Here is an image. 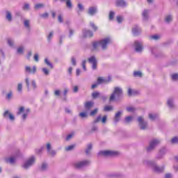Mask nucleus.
<instances>
[{"instance_id":"f257e3e1","label":"nucleus","mask_w":178,"mask_h":178,"mask_svg":"<svg viewBox=\"0 0 178 178\" xmlns=\"http://www.w3.org/2000/svg\"><path fill=\"white\" fill-rule=\"evenodd\" d=\"M122 98H123V90L120 87H115L110 96L109 102H113L115 99H120Z\"/></svg>"},{"instance_id":"f03ea898","label":"nucleus","mask_w":178,"mask_h":178,"mask_svg":"<svg viewBox=\"0 0 178 178\" xmlns=\"http://www.w3.org/2000/svg\"><path fill=\"white\" fill-rule=\"evenodd\" d=\"M146 163L148 166H151L156 173H162L165 170V166H159L154 161H146Z\"/></svg>"},{"instance_id":"7ed1b4c3","label":"nucleus","mask_w":178,"mask_h":178,"mask_svg":"<svg viewBox=\"0 0 178 178\" xmlns=\"http://www.w3.org/2000/svg\"><path fill=\"white\" fill-rule=\"evenodd\" d=\"M116 156L119 155V152L112 151V150H106V151H100L97 153V156Z\"/></svg>"},{"instance_id":"20e7f679","label":"nucleus","mask_w":178,"mask_h":178,"mask_svg":"<svg viewBox=\"0 0 178 178\" xmlns=\"http://www.w3.org/2000/svg\"><path fill=\"white\" fill-rule=\"evenodd\" d=\"M102 49H106L108 44L112 42V40L110 37L105 38L101 40H99Z\"/></svg>"},{"instance_id":"39448f33","label":"nucleus","mask_w":178,"mask_h":178,"mask_svg":"<svg viewBox=\"0 0 178 178\" xmlns=\"http://www.w3.org/2000/svg\"><path fill=\"white\" fill-rule=\"evenodd\" d=\"M134 49L136 52H143L144 49V46H143V42L140 40H136L134 42Z\"/></svg>"},{"instance_id":"423d86ee","label":"nucleus","mask_w":178,"mask_h":178,"mask_svg":"<svg viewBox=\"0 0 178 178\" xmlns=\"http://www.w3.org/2000/svg\"><path fill=\"white\" fill-rule=\"evenodd\" d=\"M90 165V162L88 161H82L78 163H74V168L76 169H83V168H86V166H88Z\"/></svg>"},{"instance_id":"0eeeda50","label":"nucleus","mask_w":178,"mask_h":178,"mask_svg":"<svg viewBox=\"0 0 178 178\" xmlns=\"http://www.w3.org/2000/svg\"><path fill=\"white\" fill-rule=\"evenodd\" d=\"M35 162V157L34 156H32L29 159H28L22 165V168L24 169H29L30 166L33 165V163Z\"/></svg>"},{"instance_id":"6e6552de","label":"nucleus","mask_w":178,"mask_h":178,"mask_svg":"<svg viewBox=\"0 0 178 178\" xmlns=\"http://www.w3.org/2000/svg\"><path fill=\"white\" fill-rule=\"evenodd\" d=\"M158 144H159V140L158 139H153L150 142L149 147L147 148V152H151V151H152V149H154V148H155Z\"/></svg>"},{"instance_id":"1a4fd4ad","label":"nucleus","mask_w":178,"mask_h":178,"mask_svg":"<svg viewBox=\"0 0 178 178\" xmlns=\"http://www.w3.org/2000/svg\"><path fill=\"white\" fill-rule=\"evenodd\" d=\"M88 62L91 63L92 70H95L97 69V63H98L95 56H92L90 58H89Z\"/></svg>"},{"instance_id":"9d476101","label":"nucleus","mask_w":178,"mask_h":178,"mask_svg":"<svg viewBox=\"0 0 178 178\" xmlns=\"http://www.w3.org/2000/svg\"><path fill=\"white\" fill-rule=\"evenodd\" d=\"M138 122L139 123L140 130H145V127H147V122L144 120V118L143 117H138Z\"/></svg>"},{"instance_id":"9b49d317","label":"nucleus","mask_w":178,"mask_h":178,"mask_svg":"<svg viewBox=\"0 0 178 178\" xmlns=\"http://www.w3.org/2000/svg\"><path fill=\"white\" fill-rule=\"evenodd\" d=\"M97 12H98V7L97 6L89 7L88 10V15H90V16L95 15Z\"/></svg>"},{"instance_id":"f8f14e48","label":"nucleus","mask_w":178,"mask_h":178,"mask_svg":"<svg viewBox=\"0 0 178 178\" xmlns=\"http://www.w3.org/2000/svg\"><path fill=\"white\" fill-rule=\"evenodd\" d=\"M111 81V77L108 76V79L105 77H98L97 78V84H106Z\"/></svg>"},{"instance_id":"ddd939ff","label":"nucleus","mask_w":178,"mask_h":178,"mask_svg":"<svg viewBox=\"0 0 178 178\" xmlns=\"http://www.w3.org/2000/svg\"><path fill=\"white\" fill-rule=\"evenodd\" d=\"M95 103L92 101H88L86 102V103H84V108L86 111H91V109L92 108V107L94 106Z\"/></svg>"},{"instance_id":"4468645a","label":"nucleus","mask_w":178,"mask_h":178,"mask_svg":"<svg viewBox=\"0 0 178 178\" xmlns=\"http://www.w3.org/2000/svg\"><path fill=\"white\" fill-rule=\"evenodd\" d=\"M20 156V152H17V154L14 156V157H10L6 159V162H9V163H15L16 162V158H19Z\"/></svg>"},{"instance_id":"2eb2a0df","label":"nucleus","mask_w":178,"mask_h":178,"mask_svg":"<svg viewBox=\"0 0 178 178\" xmlns=\"http://www.w3.org/2000/svg\"><path fill=\"white\" fill-rule=\"evenodd\" d=\"M150 52L152 55H154L155 58H159L161 53L158 52V48L154 47H150Z\"/></svg>"},{"instance_id":"dca6fc26","label":"nucleus","mask_w":178,"mask_h":178,"mask_svg":"<svg viewBox=\"0 0 178 178\" xmlns=\"http://www.w3.org/2000/svg\"><path fill=\"white\" fill-rule=\"evenodd\" d=\"M82 33H83V37H92L94 35L92 31H90V30L83 29L82 31Z\"/></svg>"},{"instance_id":"f3484780","label":"nucleus","mask_w":178,"mask_h":178,"mask_svg":"<svg viewBox=\"0 0 178 178\" xmlns=\"http://www.w3.org/2000/svg\"><path fill=\"white\" fill-rule=\"evenodd\" d=\"M132 33L134 35H138L141 33V28H140L138 26H136L132 29Z\"/></svg>"},{"instance_id":"a211bd4d","label":"nucleus","mask_w":178,"mask_h":178,"mask_svg":"<svg viewBox=\"0 0 178 178\" xmlns=\"http://www.w3.org/2000/svg\"><path fill=\"white\" fill-rule=\"evenodd\" d=\"M25 72H26L27 73H33V74H35V72H37V67H35V65H34L33 67V70L31 71V67H30L29 66H26Z\"/></svg>"},{"instance_id":"6ab92c4d","label":"nucleus","mask_w":178,"mask_h":178,"mask_svg":"<svg viewBox=\"0 0 178 178\" xmlns=\"http://www.w3.org/2000/svg\"><path fill=\"white\" fill-rule=\"evenodd\" d=\"M122 113H123V111H120L117 113H115V117H114V123L115 124H116V123H118L119 122V120H120V115H122Z\"/></svg>"},{"instance_id":"aec40b11","label":"nucleus","mask_w":178,"mask_h":178,"mask_svg":"<svg viewBox=\"0 0 178 178\" xmlns=\"http://www.w3.org/2000/svg\"><path fill=\"white\" fill-rule=\"evenodd\" d=\"M127 3H126V1H124V0H118L116 1L117 6H120L121 8H124L127 6Z\"/></svg>"},{"instance_id":"412c9836","label":"nucleus","mask_w":178,"mask_h":178,"mask_svg":"<svg viewBox=\"0 0 178 178\" xmlns=\"http://www.w3.org/2000/svg\"><path fill=\"white\" fill-rule=\"evenodd\" d=\"M166 152H168V149L165 147H162L159 151V154L157 158H162V156L165 155Z\"/></svg>"},{"instance_id":"4be33fe9","label":"nucleus","mask_w":178,"mask_h":178,"mask_svg":"<svg viewBox=\"0 0 178 178\" xmlns=\"http://www.w3.org/2000/svg\"><path fill=\"white\" fill-rule=\"evenodd\" d=\"M101 97V93L98 91H95L92 93V98L93 99H97V98H99Z\"/></svg>"},{"instance_id":"5701e85b","label":"nucleus","mask_w":178,"mask_h":178,"mask_svg":"<svg viewBox=\"0 0 178 178\" xmlns=\"http://www.w3.org/2000/svg\"><path fill=\"white\" fill-rule=\"evenodd\" d=\"M149 10H145L143 13H142V16L143 17V20H148V13H149Z\"/></svg>"},{"instance_id":"b1692460","label":"nucleus","mask_w":178,"mask_h":178,"mask_svg":"<svg viewBox=\"0 0 178 178\" xmlns=\"http://www.w3.org/2000/svg\"><path fill=\"white\" fill-rule=\"evenodd\" d=\"M6 19L8 20V22H12V14L10 11L6 12Z\"/></svg>"},{"instance_id":"393cba45","label":"nucleus","mask_w":178,"mask_h":178,"mask_svg":"<svg viewBox=\"0 0 178 178\" xmlns=\"http://www.w3.org/2000/svg\"><path fill=\"white\" fill-rule=\"evenodd\" d=\"M174 101L173 98H169L167 101V104L168 105L169 108H173L174 106Z\"/></svg>"},{"instance_id":"a878e982","label":"nucleus","mask_w":178,"mask_h":178,"mask_svg":"<svg viewBox=\"0 0 178 178\" xmlns=\"http://www.w3.org/2000/svg\"><path fill=\"white\" fill-rule=\"evenodd\" d=\"M172 15H166L165 17V23H167L168 24H169V23H170V22H172Z\"/></svg>"},{"instance_id":"bb28decb","label":"nucleus","mask_w":178,"mask_h":178,"mask_svg":"<svg viewBox=\"0 0 178 178\" xmlns=\"http://www.w3.org/2000/svg\"><path fill=\"white\" fill-rule=\"evenodd\" d=\"M92 149V144H88L87 146V149H86V155H90V151Z\"/></svg>"},{"instance_id":"cd10ccee","label":"nucleus","mask_w":178,"mask_h":178,"mask_svg":"<svg viewBox=\"0 0 178 178\" xmlns=\"http://www.w3.org/2000/svg\"><path fill=\"white\" fill-rule=\"evenodd\" d=\"M109 177H120L121 175L118 172H112L108 175Z\"/></svg>"},{"instance_id":"c85d7f7f","label":"nucleus","mask_w":178,"mask_h":178,"mask_svg":"<svg viewBox=\"0 0 178 178\" xmlns=\"http://www.w3.org/2000/svg\"><path fill=\"white\" fill-rule=\"evenodd\" d=\"M137 94V92L135 90H132L131 88L128 89V95L129 97H131V95H136Z\"/></svg>"},{"instance_id":"c756f323","label":"nucleus","mask_w":178,"mask_h":178,"mask_svg":"<svg viewBox=\"0 0 178 178\" xmlns=\"http://www.w3.org/2000/svg\"><path fill=\"white\" fill-rule=\"evenodd\" d=\"M149 118L151 120H155L156 119H158V114H149Z\"/></svg>"},{"instance_id":"7c9ffc66","label":"nucleus","mask_w":178,"mask_h":178,"mask_svg":"<svg viewBox=\"0 0 178 178\" xmlns=\"http://www.w3.org/2000/svg\"><path fill=\"white\" fill-rule=\"evenodd\" d=\"M143 74L140 71L134 72V77H142Z\"/></svg>"},{"instance_id":"2f4dec72","label":"nucleus","mask_w":178,"mask_h":178,"mask_svg":"<svg viewBox=\"0 0 178 178\" xmlns=\"http://www.w3.org/2000/svg\"><path fill=\"white\" fill-rule=\"evenodd\" d=\"M66 6L68 9H72L73 8V4H72V0H67Z\"/></svg>"},{"instance_id":"473e14b6","label":"nucleus","mask_w":178,"mask_h":178,"mask_svg":"<svg viewBox=\"0 0 178 178\" xmlns=\"http://www.w3.org/2000/svg\"><path fill=\"white\" fill-rule=\"evenodd\" d=\"M44 63H46V65H47V66H49L51 69H54V65H52L51 62H49V60H48V58L44 59Z\"/></svg>"},{"instance_id":"72a5a7b5","label":"nucleus","mask_w":178,"mask_h":178,"mask_svg":"<svg viewBox=\"0 0 178 178\" xmlns=\"http://www.w3.org/2000/svg\"><path fill=\"white\" fill-rule=\"evenodd\" d=\"M99 46H101L99 41L93 42L92 43L93 49H97V48H98V47Z\"/></svg>"},{"instance_id":"f704fd0d","label":"nucleus","mask_w":178,"mask_h":178,"mask_svg":"<svg viewBox=\"0 0 178 178\" xmlns=\"http://www.w3.org/2000/svg\"><path fill=\"white\" fill-rule=\"evenodd\" d=\"M97 113H98V108H96L94 110H92V111H90V115L95 116V115H97Z\"/></svg>"},{"instance_id":"c9c22d12","label":"nucleus","mask_w":178,"mask_h":178,"mask_svg":"<svg viewBox=\"0 0 178 178\" xmlns=\"http://www.w3.org/2000/svg\"><path fill=\"white\" fill-rule=\"evenodd\" d=\"M102 119V115L100 114L99 115L97 118L93 121L94 124L98 123V122H100V120Z\"/></svg>"},{"instance_id":"e433bc0d","label":"nucleus","mask_w":178,"mask_h":178,"mask_svg":"<svg viewBox=\"0 0 178 178\" xmlns=\"http://www.w3.org/2000/svg\"><path fill=\"white\" fill-rule=\"evenodd\" d=\"M113 107L112 106H106L104 108V112H109V111H112Z\"/></svg>"},{"instance_id":"4c0bfd02","label":"nucleus","mask_w":178,"mask_h":178,"mask_svg":"<svg viewBox=\"0 0 178 178\" xmlns=\"http://www.w3.org/2000/svg\"><path fill=\"white\" fill-rule=\"evenodd\" d=\"M47 168H48V164L47 163H43L41 165L40 170H47Z\"/></svg>"},{"instance_id":"58836bf2","label":"nucleus","mask_w":178,"mask_h":178,"mask_svg":"<svg viewBox=\"0 0 178 178\" xmlns=\"http://www.w3.org/2000/svg\"><path fill=\"white\" fill-rule=\"evenodd\" d=\"M25 83L26 84L28 91H30V79H29V78H26L25 79Z\"/></svg>"},{"instance_id":"ea45409f","label":"nucleus","mask_w":178,"mask_h":178,"mask_svg":"<svg viewBox=\"0 0 178 178\" xmlns=\"http://www.w3.org/2000/svg\"><path fill=\"white\" fill-rule=\"evenodd\" d=\"M23 10H29L30 9V4L29 3H24L23 7H22Z\"/></svg>"},{"instance_id":"a19ab883","label":"nucleus","mask_w":178,"mask_h":178,"mask_svg":"<svg viewBox=\"0 0 178 178\" xmlns=\"http://www.w3.org/2000/svg\"><path fill=\"white\" fill-rule=\"evenodd\" d=\"M90 25L92 30H94V31H97V30H98V26H95V24H94V22H90Z\"/></svg>"},{"instance_id":"79ce46f5","label":"nucleus","mask_w":178,"mask_h":178,"mask_svg":"<svg viewBox=\"0 0 178 178\" xmlns=\"http://www.w3.org/2000/svg\"><path fill=\"white\" fill-rule=\"evenodd\" d=\"M22 90H23V84H22V83H18L17 91H18L19 92H22Z\"/></svg>"},{"instance_id":"37998d69","label":"nucleus","mask_w":178,"mask_h":178,"mask_svg":"<svg viewBox=\"0 0 178 178\" xmlns=\"http://www.w3.org/2000/svg\"><path fill=\"white\" fill-rule=\"evenodd\" d=\"M49 16V14L48 13H44L40 15V17H42V19H48Z\"/></svg>"},{"instance_id":"c03bdc74","label":"nucleus","mask_w":178,"mask_h":178,"mask_svg":"<svg viewBox=\"0 0 178 178\" xmlns=\"http://www.w3.org/2000/svg\"><path fill=\"white\" fill-rule=\"evenodd\" d=\"M126 123H129V122H131L133 120V117L131 116H127L124 119Z\"/></svg>"},{"instance_id":"a18cd8bd","label":"nucleus","mask_w":178,"mask_h":178,"mask_svg":"<svg viewBox=\"0 0 178 178\" xmlns=\"http://www.w3.org/2000/svg\"><path fill=\"white\" fill-rule=\"evenodd\" d=\"M24 24L26 29H30V22L29 20H25Z\"/></svg>"},{"instance_id":"49530a36","label":"nucleus","mask_w":178,"mask_h":178,"mask_svg":"<svg viewBox=\"0 0 178 178\" xmlns=\"http://www.w3.org/2000/svg\"><path fill=\"white\" fill-rule=\"evenodd\" d=\"M42 71L43 72L45 76H48V74H49V70H48V69L47 68H42Z\"/></svg>"},{"instance_id":"de8ad7c7","label":"nucleus","mask_w":178,"mask_h":178,"mask_svg":"<svg viewBox=\"0 0 178 178\" xmlns=\"http://www.w3.org/2000/svg\"><path fill=\"white\" fill-rule=\"evenodd\" d=\"M171 143H172V144H178V138L177 137H174L171 140Z\"/></svg>"},{"instance_id":"09e8293b","label":"nucleus","mask_w":178,"mask_h":178,"mask_svg":"<svg viewBox=\"0 0 178 178\" xmlns=\"http://www.w3.org/2000/svg\"><path fill=\"white\" fill-rule=\"evenodd\" d=\"M41 8H44V4L42 3H38L35 5V9H40Z\"/></svg>"},{"instance_id":"8fccbe9b","label":"nucleus","mask_w":178,"mask_h":178,"mask_svg":"<svg viewBox=\"0 0 178 178\" xmlns=\"http://www.w3.org/2000/svg\"><path fill=\"white\" fill-rule=\"evenodd\" d=\"M113 17H115V13L113 11H111L109 13L110 20H113Z\"/></svg>"},{"instance_id":"3c124183","label":"nucleus","mask_w":178,"mask_h":178,"mask_svg":"<svg viewBox=\"0 0 178 178\" xmlns=\"http://www.w3.org/2000/svg\"><path fill=\"white\" fill-rule=\"evenodd\" d=\"M52 35H54V31L50 32L47 37V40L49 42L51 41V40H52Z\"/></svg>"},{"instance_id":"603ef678","label":"nucleus","mask_w":178,"mask_h":178,"mask_svg":"<svg viewBox=\"0 0 178 178\" xmlns=\"http://www.w3.org/2000/svg\"><path fill=\"white\" fill-rule=\"evenodd\" d=\"M71 62H72V65H73V66H76V65H77V63L76 62V58H74V57H72Z\"/></svg>"},{"instance_id":"864d4df0","label":"nucleus","mask_w":178,"mask_h":178,"mask_svg":"<svg viewBox=\"0 0 178 178\" xmlns=\"http://www.w3.org/2000/svg\"><path fill=\"white\" fill-rule=\"evenodd\" d=\"M31 84H32V87H33V90H36V88H37V83H35V81L32 80Z\"/></svg>"},{"instance_id":"5fc2aeb1","label":"nucleus","mask_w":178,"mask_h":178,"mask_svg":"<svg viewBox=\"0 0 178 178\" xmlns=\"http://www.w3.org/2000/svg\"><path fill=\"white\" fill-rule=\"evenodd\" d=\"M79 116H81V118L84 119L85 118H87L88 114H87V113H80Z\"/></svg>"},{"instance_id":"6e6d98bb","label":"nucleus","mask_w":178,"mask_h":178,"mask_svg":"<svg viewBox=\"0 0 178 178\" xmlns=\"http://www.w3.org/2000/svg\"><path fill=\"white\" fill-rule=\"evenodd\" d=\"M151 40H159V35H153L150 36Z\"/></svg>"},{"instance_id":"4d7b16f0","label":"nucleus","mask_w":178,"mask_h":178,"mask_svg":"<svg viewBox=\"0 0 178 178\" xmlns=\"http://www.w3.org/2000/svg\"><path fill=\"white\" fill-rule=\"evenodd\" d=\"M22 112H24V107H20L17 113V115H20V113H22Z\"/></svg>"},{"instance_id":"13d9d810","label":"nucleus","mask_w":178,"mask_h":178,"mask_svg":"<svg viewBox=\"0 0 178 178\" xmlns=\"http://www.w3.org/2000/svg\"><path fill=\"white\" fill-rule=\"evenodd\" d=\"M17 54H23L24 52V49L22 47H19L17 49Z\"/></svg>"},{"instance_id":"bf43d9fd","label":"nucleus","mask_w":178,"mask_h":178,"mask_svg":"<svg viewBox=\"0 0 178 178\" xmlns=\"http://www.w3.org/2000/svg\"><path fill=\"white\" fill-rule=\"evenodd\" d=\"M9 115H10V113H9L8 111H6L3 113V118H9Z\"/></svg>"},{"instance_id":"052dcab7","label":"nucleus","mask_w":178,"mask_h":178,"mask_svg":"<svg viewBox=\"0 0 178 178\" xmlns=\"http://www.w3.org/2000/svg\"><path fill=\"white\" fill-rule=\"evenodd\" d=\"M42 149H44V147H41V148H40V149H36L35 150V152L36 154H41V152H42Z\"/></svg>"},{"instance_id":"680f3d73","label":"nucleus","mask_w":178,"mask_h":178,"mask_svg":"<svg viewBox=\"0 0 178 178\" xmlns=\"http://www.w3.org/2000/svg\"><path fill=\"white\" fill-rule=\"evenodd\" d=\"M54 95H56V97H59L60 95V90H55Z\"/></svg>"},{"instance_id":"e2e57ef3","label":"nucleus","mask_w":178,"mask_h":178,"mask_svg":"<svg viewBox=\"0 0 178 178\" xmlns=\"http://www.w3.org/2000/svg\"><path fill=\"white\" fill-rule=\"evenodd\" d=\"M74 148V145H70L65 148L66 151H72Z\"/></svg>"},{"instance_id":"0e129e2a","label":"nucleus","mask_w":178,"mask_h":178,"mask_svg":"<svg viewBox=\"0 0 178 178\" xmlns=\"http://www.w3.org/2000/svg\"><path fill=\"white\" fill-rule=\"evenodd\" d=\"M172 80H178V74H173L172 75Z\"/></svg>"},{"instance_id":"69168bd1","label":"nucleus","mask_w":178,"mask_h":178,"mask_svg":"<svg viewBox=\"0 0 178 178\" xmlns=\"http://www.w3.org/2000/svg\"><path fill=\"white\" fill-rule=\"evenodd\" d=\"M117 22L118 23H122V22H123V18L121 16H118L117 17Z\"/></svg>"},{"instance_id":"338daca9","label":"nucleus","mask_w":178,"mask_h":178,"mask_svg":"<svg viewBox=\"0 0 178 178\" xmlns=\"http://www.w3.org/2000/svg\"><path fill=\"white\" fill-rule=\"evenodd\" d=\"M12 95H13L12 92H8L6 96L7 99L8 100L10 99V98H12Z\"/></svg>"},{"instance_id":"774afa93","label":"nucleus","mask_w":178,"mask_h":178,"mask_svg":"<svg viewBox=\"0 0 178 178\" xmlns=\"http://www.w3.org/2000/svg\"><path fill=\"white\" fill-rule=\"evenodd\" d=\"M127 112H134V108L133 107H127Z\"/></svg>"}]
</instances>
